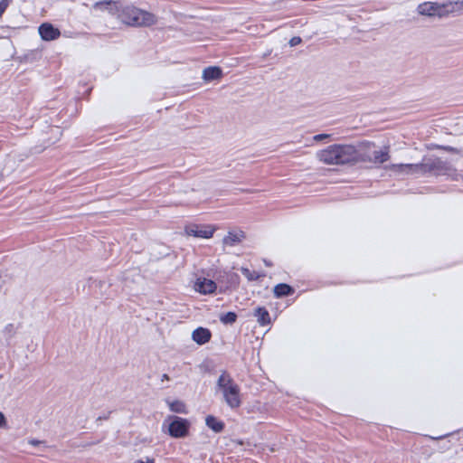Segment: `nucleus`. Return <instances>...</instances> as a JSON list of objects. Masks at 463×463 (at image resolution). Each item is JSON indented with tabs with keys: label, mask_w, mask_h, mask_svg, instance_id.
<instances>
[{
	"label": "nucleus",
	"mask_w": 463,
	"mask_h": 463,
	"mask_svg": "<svg viewBox=\"0 0 463 463\" xmlns=\"http://www.w3.org/2000/svg\"><path fill=\"white\" fill-rule=\"evenodd\" d=\"M443 148H444L445 150H447V151H449V152H454V151H456V149H455L454 147H452V146H444Z\"/></svg>",
	"instance_id": "cd10ccee"
},
{
	"label": "nucleus",
	"mask_w": 463,
	"mask_h": 463,
	"mask_svg": "<svg viewBox=\"0 0 463 463\" xmlns=\"http://www.w3.org/2000/svg\"><path fill=\"white\" fill-rule=\"evenodd\" d=\"M237 314L232 311L221 314L219 319L223 325H233L237 320Z\"/></svg>",
	"instance_id": "6ab92c4d"
},
{
	"label": "nucleus",
	"mask_w": 463,
	"mask_h": 463,
	"mask_svg": "<svg viewBox=\"0 0 463 463\" xmlns=\"http://www.w3.org/2000/svg\"><path fill=\"white\" fill-rule=\"evenodd\" d=\"M165 402L169 406L170 411L173 412L181 414L188 413L185 403L180 400L170 401L169 399H166Z\"/></svg>",
	"instance_id": "f3484780"
},
{
	"label": "nucleus",
	"mask_w": 463,
	"mask_h": 463,
	"mask_svg": "<svg viewBox=\"0 0 463 463\" xmlns=\"http://www.w3.org/2000/svg\"><path fill=\"white\" fill-rule=\"evenodd\" d=\"M38 32L43 41H53L61 35L60 30L49 23L42 24L38 28Z\"/></svg>",
	"instance_id": "1a4fd4ad"
},
{
	"label": "nucleus",
	"mask_w": 463,
	"mask_h": 463,
	"mask_svg": "<svg viewBox=\"0 0 463 463\" xmlns=\"http://www.w3.org/2000/svg\"><path fill=\"white\" fill-rule=\"evenodd\" d=\"M93 7L100 10L110 9V11L115 8L118 12L121 22L131 26H150L156 23V18L153 14L133 5H127L119 9L117 3L111 0L97 2Z\"/></svg>",
	"instance_id": "f257e3e1"
},
{
	"label": "nucleus",
	"mask_w": 463,
	"mask_h": 463,
	"mask_svg": "<svg viewBox=\"0 0 463 463\" xmlns=\"http://www.w3.org/2000/svg\"><path fill=\"white\" fill-rule=\"evenodd\" d=\"M354 146L334 144L317 153L318 159L326 165H346L354 158Z\"/></svg>",
	"instance_id": "f03ea898"
},
{
	"label": "nucleus",
	"mask_w": 463,
	"mask_h": 463,
	"mask_svg": "<svg viewBox=\"0 0 463 463\" xmlns=\"http://www.w3.org/2000/svg\"><path fill=\"white\" fill-rule=\"evenodd\" d=\"M30 443H31V444H33V445H37V444H39V443H40V441H39V440H35V439H33V440H32Z\"/></svg>",
	"instance_id": "473e14b6"
},
{
	"label": "nucleus",
	"mask_w": 463,
	"mask_h": 463,
	"mask_svg": "<svg viewBox=\"0 0 463 463\" xmlns=\"http://www.w3.org/2000/svg\"><path fill=\"white\" fill-rule=\"evenodd\" d=\"M419 170L420 174L431 173L435 175H447L455 181L461 177V175L449 162L439 157L423 159L421 163H419Z\"/></svg>",
	"instance_id": "39448f33"
},
{
	"label": "nucleus",
	"mask_w": 463,
	"mask_h": 463,
	"mask_svg": "<svg viewBox=\"0 0 463 463\" xmlns=\"http://www.w3.org/2000/svg\"><path fill=\"white\" fill-rule=\"evenodd\" d=\"M330 136L328 134H318L314 137V140L322 141L324 139L328 138Z\"/></svg>",
	"instance_id": "b1692460"
},
{
	"label": "nucleus",
	"mask_w": 463,
	"mask_h": 463,
	"mask_svg": "<svg viewBox=\"0 0 463 463\" xmlns=\"http://www.w3.org/2000/svg\"><path fill=\"white\" fill-rule=\"evenodd\" d=\"M194 288L199 293L207 295L215 292L217 285L213 279L198 278L195 281Z\"/></svg>",
	"instance_id": "9d476101"
},
{
	"label": "nucleus",
	"mask_w": 463,
	"mask_h": 463,
	"mask_svg": "<svg viewBox=\"0 0 463 463\" xmlns=\"http://www.w3.org/2000/svg\"><path fill=\"white\" fill-rule=\"evenodd\" d=\"M134 463H155V458L146 457V459H137Z\"/></svg>",
	"instance_id": "393cba45"
},
{
	"label": "nucleus",
	"mask_w": 463,
	"mask_h": 463,
	"mask_svg": "<svg viewBox=\"0 0 463 463\" xmlns=\"http://www.w3.org/2000/svg\"><path fill=\"white\" fill-rule=\"evenodd\" d=\"M354 154H355V156L354 158H352V163L351 164H355V163H358V162H370L372 163V156L371 154L367 153V152H360L359 150H357L355 147H354Z\"/></svg>",
	"instance_id": "aec40b11"
},
{
	"label": "nucleus",
	"mask_w": 463,
	"mask_h": 463,
	"mask_svg": "<svg viewBox=\"0 0 463 463\" xmlns=\"http://www.w3.org/2000/svg\"><path fill=\"white\" fill-rule=\"evenodd\" d=\"M12 328H13V325H12V324H9V325H7V326H5V329H6V330H12Z\"/></svg>",
	"instance_id": "2f4dec72"
},
{
	"label": "nucleus",
	"mask_w": 463,
	"mask_h": 463,
	"mask_svg": "<svg viewBox=\"0 0 463 463\" xmlns=\"http://www.w3.org/2000/svg\"><path fill=\"white\" fill-rule=\"evenodd\" d=\"M302 42V39L298 36H295V37H292L290 40H289V45L291 47H294V46H297L298 44H300Z\"/></svg>",
	"instance_id": "5701e85b"
},
{
	"label": "nucleus",
	"mask_w": 463,
	"mask_h": 463,
	"mask_svg": "<svg viewBox=\"0 0 463 463\" xmlns=\"http://www.w3.org/2000/svg\"><path fill=\"white\" fill-rule=\"evenodd\" d=\"M167 428V434L174 439H184L189 435L191 422L184 418L175 415H169L164 420L162 429Z\"/></svg>",
	"instance_id": "423d86ee"
},
{
	"label": "nucleus",
	"mask_w": 463,
	"mask_h": 463,
	"mask_svg": "<svg viewBox=\"0 0 463 463\" xmlns=\"http://www.w3.org/2000/svg\"><path fill=\"white\" fill-rule=\"evenodd\" d=\"M169 379H170V378H169L168 374L164 373V374L162 375L161 381H162V382H164V381H165V380H169Z\"/></svg>",
	"instance_id": "c85d7f7f"
},
{
	"label": "nucleus",
	"mask_w": 463,
	"mask_h": 463,
	"mask_svg": "<svg viewBox=\"0 0 463 463\" xmlns=\"http://www.w3.org/2000/svg\"><path fill=\"white\" fill-rule=\"evenodd\" d=\"M185 233L195 238L209 239L213 237L214 229L211 226H200L197 224H192L185 227Z\"/></svg>",
	"instance_id": "0eeeda50"
},
{
	"label": "nucleus",
	"mask_w": 463,
	"mask_h": 463,
	"mask_svg": "<svg viewBox=\"0 0 463 463\" xmlns=\"http://www.w3.org/2000/svg\"><path fill=\"white\" fill-rule=\"evenodd\" d=\"M387 168L398 175L420 174L419 164H392Z\"/></svg>",
	"instance_id": "6e6552de"
},
{
	"label": "nucleus",
	"mask_w": 463,
	"mask_h": 463,
	"mask_svg": "<svg viewBox=\"0 0 463 463\" xmlns=\"http://www.w3.org/2000/svg\"><path fill=\"white\" fill-rule=\"evenodd\" d=\"M241 272L247 278L249 281L258 280L262 276L258 274L256 271L250 270V269L244 267L241 268Z\"/></svg>",
	"instance_id": "412c9836"
},
{
	"label": "nucleus",
	"mask_w": 463,
	"mask_h": 463,
	"mask_svg": "<svg viewBox=\"0 0 463 463\" xmlns=\"http://www.w3.org/2000/svg\"><path fill=\"white\" fill-rule=\"evenodd\" d=\"M245 238V233L242 231L239 232H229L223 238V244L229 246H235L239 244Z\"/></svg>",
	"instance_id": "dca6fc26"
},
{
	"label": "nucleus",
	"mask_w": 463,
	"mask_h": 463,
	"mask_svg": "<svg viewBox=\"0 0 463 463\" xmlns=\"http://www.w3.org/2000/svg\"><path fill=\"white\" fill-rule=\"evenodd\" d=\"M205 424L215 433H221L225 428L224 422L213 415H208L206 417Z\"/></svg>",
	"instance_id": "2eb2a0df"
},
{
	"label": "nucleus",
	"mask_w": 463,
	"mask_h": 463,
	"mask_svg": "<svg viewBox=\"0 0 463 463\" xmlns=\"http://www.w3.org/2000/svg\"><path fill=\"white\" fill-rule=\"evenodd\" d=\"M109 418V415L99 416L98 418V420H107Z\"/></svg>",
	"instance_id": "c756f323"
},
{
	"label": "nucleus",
	"mask_w": 463,
	"mask_h": 463,
	"mask_svg": "<svg viewBox=\"0 0 463 463\" xmlns=\"http://www.w3.org/2000/svg\"><path fill=\"white\" fill-rule=\"evenodd\" d=\"M232 282H238L239 281V276L236 273H232L230 276Z\"/></svg>",
	"instance_id": "a878e982"
},
{
	"label": "nucleus",
	"mask_w": 463,
	"mask_h": 463,
	"mask_svg": "<svg viewBox=\"0 0 463 463\" xmlns=\"http://www.w3.org/2000/svg\"><path fill=\"white\" fill-rule=\"evenodd\" d=\"M252 316L256 318L257 322L261 326H268L271 325L269 312L265 307H255L252 311Z\"/></svg>",
	"instance_id": "9b49d317"
},
{
	"label": "nucleus",
	"mask_w": 463,
	"mask_h": 463,
	"mask_svg": "<svg viewBox=\"0 0 463 463\" xmlns=\"http://www.w3.org/2000/svg\"><path fill=\"white\" fill-rule=\"evenodd\" d=\"M274 296L278 298L291 296L295 293V289L288 284L279 283L274 287Z\"/></svg>",
	"instance_id": "4468645a"
},
{
	"label": "nucleus",
	"mask_w": 463,
	"mask_h": 463,
	"mask_svg": "<svg viewBox=\"0 0 463 463\" xmlns=\"http://www.w3.org/2000/svg\"><path fill=\"white\" fill-rule=\"evenodd\" d=\"M222 77V71L218 66H210L203 70V79L205 81H213Z\"/></svg>",
	"instance_id": "ddd939ff"
},
{
	"label": "nucleus",
	"mask_w": 463,
	"mask_h": 463,
	"mask_svg": "<svg viewBox=\"0 0 463 463\" xmlns=\"http://www.w3.org/2000/svg\"><path fill=\"white\" fill-rule=\"evenodd\" d=\"M5 418L4 416V414L2 412H0V427L5 424Z\"/></svg>",
	"instance_id": "bb28decb"
},
{
	"label": "nucleus",
	"mask_w": 463,
	"mask_h": 463,
	"mask_svg": "<svg viewBox=\"0 0 463 463\" xmlns=\"http://www.w3.org/2000/svg\"><path fill=\"white\" fill-rule=\"evenodd\" d=\"M372 156V163L383 164L390 159L389 147H384V150L373 151Z\"/></svg>",
	"instance_id": "a211bd4d"
},
{
	"label": "nucleus",
	"mask_w": 463,
	"mask_h": 463,
	"mask_svg": "<svg viewBox=\"0 0 463 463\" xmlns=\"http://www.w3.org/2000/svg\"><path fill=\"white\" fill-rule=\"evenodd\" d=\"M417 11L420 14L425 16H438L443 18L449 14L463 12V0L456 2H448L439 4L434 2H424L418 5Z\"/></svg>",
	"instance_id": "20e7f679"
},
{
	"label": "nucleus",
	"mask_w": 463,
	"mask_h": 463,
	"mask_svg": "<svg viewBox=\"0 0 463 463\" xmlns=\"http://www.w3.org/2000/svg\"><path fill=\"white\" fill-rule=\"evenodd\" d=\"M216 388L222 392L224 402L231 409H237L241 404V389L227 371L219 376Z\"/></svg>",
	"instance_id": "7ed1b4c3"
},
{
	"label": "nucleus",
	"mask_w": 463,
	"mask_h": 463,
	"mask_svg": "<svg viewBox=\"0 0 463 463\" xmlns=\"http://www.w3.org/2000/svg\"><path fill=\"white\" fill-rule=\"evenodd\" d=\"M11 0H1L0 1V17L3 15V14L7 9Z\"/></svg>",
	"instance_id": "4be33fe9"
},
{
	"label": "nucleus",
	"mask_w": 463,
	"mask_h": 463,
	"mask_svg": "<svg viewBox=\"0 0 463 463\" xmlns=\"http://www.w3.org/2000/svg\"><path fill=\"white\" fill-rule=\"evenodd\" d=\"M364 145H365L366 146H374V144H373V143H371V142H368V141H367V142H365V143H364Z\"/></svg>",
	"instance_id": "72a5a7b5"
},
{
	"label": "nucleus",
	"mask_w": 463,
	"mask_h": 463,
	"mask_svg": "<svg viewBox=\"0 0 463 463\" xmlns=\"http://www.w3.org/2000/svg\"><path fill=\"white\" fill-rule=\"evenodd\" d=\"M461 178L463 179V175H461Z\"/></svg>",
	"instance_id": "f704fd0d"
},
{
	"label": "nucleus",
	"mask_w": 463,
	"mask_h": 463,
	"mask_svg": "<svg viewBox=\"0 0 463 463\" xmlns=\"http://www.w3.org/2000/svg\"><path fill=\"white\" fill-rule=\"evenodd\" d=\"M264 263L266 266L270 267L272 264L270 261L264 260Z\"/></svg>",
	"instance_id": "7c9ffc66"
},
{
	"label": "nucleus",
	"mask_w": 463,
	"mask_h": 463,
	"mask_svg": "<svg viewBox=\"0 0 463 463\" xmlns=\"http://www.w3.org/2000/svg\"><path fill=\"white\" fill-rule=\"evenodd\" d=\"M212 333L208 328L197 327L193 331L192 339L198 345H202L211 340Z\"/></svg>",
	"instance_id": "f8f14e48"
}]
</instances>
